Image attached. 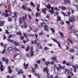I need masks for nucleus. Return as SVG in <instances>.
<instances>
[{
  "mask_svg": "<svg viewBox=\"0 0 78 78\" xmlns=\"http://www.w3.org/2000/svg\"><path fill=\"white\" fill-rule=\"evenodd\" d=\"M28 16V15L27 14H25L24 15V16H23L22 17L23 20L24 22V28H27V23L25 22V20L27 19V17Z\"/></svg>",
  "mask_w": 78,
  "mask_h": 78,
  "instance_id": "obj_1",
  "label": "nucleus"
},
{
  "mask_svg": "<svg viewBox=\"0 0 78 78\" xmlns=\"http://www.w3.org/2000/svg\"><path fill=\"white\" fill-rule=\"evenodd\" d=\"M69 21L70 22H73V21H75L76 19V18L75 17V16H72L71 17H69Z\"/></svg>",
  "mask_w": 78,
  "mask_h": 78,
  "instance_id": "obj_2",
  "label": "nucleus"
},
{
  "mask_svg": "<svg viewBox=\"0 0 78 78\" xmlns=\"http://www.w3.org/2000/svg\"><path fill=\"white\" fill-rule=\"evenodd\" d=\"M36 46L38 48H39L40 50H42V46L41 45V43L40 42L37 43V44Z\"/></svg>",
  "mask_w": 78,
  "mask_h": 78,
  "instance_id": "obj_3",
  "label": "nucleus"
},
{
  "mask_svg": "<svg viewBox=\"0 0 78 78\" xmlns=\"http://www.w3.org/2000/svg\"><path fill=\"white\" fill-rule=\"evenodd\" d=\"M51 39L52 40V41H54V42H56V43H57L59 48H60L61 49V44H60L59 43V42L57 41L55 39L53 38H52Z\"/></svg>",
  "mask_w": 78,
  "mask_h": 78,
  "instance_id": "obj_4",
  "label": "nucleus"
},
{
  "mask_svg": "<svg viewBox=\"0 0 78 78\" xmlns=\"http://www.w3.org/2000/svg\"><path fill=\"white\" fill-rule=\"evenodd\" d=\"M0 70H1V71L2 72H3V70H4V68H3V63H2V62H1V61L0 60Z\"/></svg>",
  "mask_w": 78,
  "mask_h": 78,
  "instance_id": "obj_5",
  "label": "nucleus"
},
{
  "mask_svg": "<svg viewBox=\"0 0 78 78\" xmlns=\"http://www.w3.org/2000/svg\"><path fill=\"white\" fill-rule=\"evenodd\" d=\"M33 46H31L30 48V51L31 52L30 55L31 57H32L34 55V52L33 51Z\"/></svg>",
  "mask_w": 78,
  "mask_h": 78,
  "instance_id": "obj_6",
  "label": "nucleus"
},
{
  "mask_svg": "<svg viewBox=\"0 0 78 78\" xmlns=\"http://www.w3.org/2000/svg\"><path fill=\"white\" fill-rule=\"evenodd\" d=\"M43 72L44 73L46 72V73H48V72H49V69L48 67L44 68L43 69Z\"/></svg>",
  "mask_w": 78,
  "mask_h": 78,
  "instance_id": "obj_7",
  "label": "nucleus"
},
{
  "mask_svg": "<svg viewBox=\"0 0 78 78\" xmlns=\"http://www.w3.org/2000/svg\"><path fill=\"white\" fill-rule=\"evenodd\" d=\"M23 66L24 67V69H27L28 67V66H29V64L27 63L26 64L25 62H24L23 64Z\"/></svg>",
  "mask_w": 78,
  "mask_h": 78,
  "instance_id": "obj_8",
  "label": "nucleus"
},
{
  "mask_svg": "<svg viewBox=\"0 0 78 78\" xmlns=\"http://www.w3.org/2000/svg\"><path fill=\"white\" fill-rule=\"evenodd\" d=\"M8 69L9 73H12V70L11 69V68L10 67V66H8Z\"/></svg>",
  "mask_w": 78,
  "mask_h": 78,
  "instance_id": "obj_9",
  "label": "nucleus"
},
{
  "mask_svg": "<svg viewBox=\"0 0 78 78\" xmlns=\"http://www.w3.org/2000/svg\"><path fill=\"white\" fill-rule=\"evenodd\" d=\"M27 8V5H26V4H23L21 7L22 9H24V10L25 11L26 10Z\"/></svg>",
  "mask_w": 78,
  "mask_h": 78,
  "instance_id": "obj_10",
  "label": "nucleus"
},
{
  "mask_svg": "<svg viewBox=\"0 0 78 78\" xmlns=\"http://www.w3.org/2000/svg\"><path fill=\"white\" fill-rule=\"evenodd\" d=\"M44 28L46 31H48V26L47 25H45L44 26Z\"/></svg>",
  "mask_w": 78,
  "mask_h": 78,
  "instance_id": "obj_11",
  "label": "nucleus"
},
{
  "mask_svg": "<svg viewBox=\"0 0 78 78\" xmlns=\"http://www.w3.org/2000/svg\"><path fill=\"white\" fill-rule=\"evenodd\" d=\"M2 59L3 61H5L6 63L7 64L8 62V59L5 58L4 57H2Z\"/></svg>",
  "mask_w": 78,
  "mask_h": 78,
  "instance_id": "obj_12",
  "label": "nucleus"
},
{
  "mask_svg": "<svg viewBox=\"0 0 78 78\" xmlns=\"http://www.w3.org/2000/svg\"><path fill=\"white\" fill-rule=\"evenodd\" d=\"M47 8H44V9H41V11L43 12L44 14H46V10H47Z\"/></svg>",
  "mask_w": 78,
  "mask_h": 78,
  "instance_id": "obj_13",
  "label": "nucleus"
},
{
  "mask_svg": "<svg viewBox=\"0 0 78 78\" xmlns=\"http://www.w3.org/2000/svg\"><path fill=\"white\" fill-rule=\"evenodd\" d=\"M54 8L53 7H51V10H50V9L49 10V11L52 14H54V13H55L54 12Z\"/></svg>",
  "mask_w": 78,
  "mask_h": 78,
  "instance_id": "obj_14",
  "label": "nucleus"
},
{
  "mask_svg": "<svg viewBox=\"0 0 78 78\" xmlns=\"http://www.w3.org/2000/svg\"><path fill=\"white\" fill-rule=\"evenodd\" d=\"M20 73H22V74H23V70L22 69H20L19 70V71L18 72L17 74L19 75H20Z\"/></svg>",
  "mask_w": 78,
  "mask_h": 78,
  "instance_id": "obj_15",
  "label": "nucleus"
},
{
  "mask_svg": "<svg viewBox=\"0 0 78 78\" xmlns=\"http://www.w3.org/2000/svg\"><path fill=\"white\" fill-rule=\"evenodd\" d=\"M68 3L69 4L70 3V0H64V4H67Z\"/></svg>",
  "mask_w": 78,
  "mask_h": 78,
  "instance_id": "obj_16",
  "label": "nucleus"
},
{
  "mask_svg": "<svg viewBox=\"0 0 78 78\" xmlns=\"http://www.w3.org/2000/svg\"><path fill=\"white\" fill-rule=\"evenodd\" d=\"M6 45H5L4 46V50L1 52V53L2 54H3L5 53V51H6Z\"/></svg>",
  "mask_w": 78,
  "mask_h": 78,
  "instance_id": "obj_17",
  "label": "nucleus"
},
{
  "mask_svg": "<svg viewBox=\"0 0 78 78\" xmlns=\"http://www.w3.org/2000/svg\"><path fill=\"white\" fill-rule=\"evenodd\" d=\"M8 51H11L13 50V48L12 47H10L8 48L7 49Z\"/></svg>",
  "mask_w": 78,
  "mask_h": 78,
  "instance_id": "obj_18",
  "label": "nucleus"
},
{
  "mask_svg": "<svg viewBox=\"0 0 78 78\" xmlns=\"http://www.w3.org/2000/svg\"><path fill=\"white\" fill-rule=\"evenodd\" d=\"M45 6L47 7V9H50L51 8V5L50 4H48V5H46Z\"/></svg>",
  "mask_w": 78,
  "mask_h": 78,
  "instance_id": "obj_19",
  "label": "nucleus"
},
{
  "mask_svg": "<svg viewBox=\"0 0 78 78\" xmlns=\"http://www.w3.org/2000/svg\"><path fill=\"white\" fill-rule=\"evenodd\" d=\"M69 51L70 53H73L75 51V50L73 48H71L69 49Z\"/></svg>",
  "mask_w": 78,
  "mask_h": 78,
  "instance_id": "obj_20",
  "label": "nucleus"
},
{
  "mask_svg": "<svg viewBox=\"0 0 78 78\" xmlns=\"http://www.w3.org/2000/svg\"><path fill=\"white\" fill-rule=\"evenodd\" d=\"M8 20L9 22H12V17H9L8 18Z\"/></svg>",
  "mask_w": 78,
  "mask_h": 78,
  "instance_id": "obj_21",
  "label": "nucleus"
},
{
  "mask_svg": "<svg viewBox=\"0 0 78 78\" xmlns=\"http://www.w3.org/2000/svg\"><path fill=\"white\" fill-rule=\"evenodd\" d=\"M61 9H62V10L63 11H65V10H66V9L67 8L66 7H64V6H61Z\"/></svg>",
  "mask_w": 78,
  "mask_h": 78,
  "instance_id": "obj_22",
  "label": "nucleus"
},
{
  "mask_svg": "<svg viewBox=\"0 0 78 78\" xmlns=\"http://www.w3.org/2000/svg\"><path fill=\"white\" fill-rule=\"evenodd\" d=\"M35 16L36 17H39V16H41V13L39 12H36L35 14Z\"/></svg>",
  "mask_w": 78,
  "mask_h": 78,
  "instance_id": "obj_23",
  "label": "nucleus"
},
{
  "mask_svg": "<svg viewBox=\"0 0 78 78\" xmlns=\"http://www.w3.org/2000/svg\"><path fill=\"white\" fill-rule=\"evenodd\" d=\"M7 40L8 42H11L12 43H14V40H12L11 39H7Z\"/></svg>",
  "mask_w": 78,
  "mask_h": 78,
  "instance_id": "obj_24",
  "label": "nucleus"
},
{
  "mask_svg": "<svg viewBox=\"0 0 78 78\" xmlns=\"http://www.w3.org/2000/svg\"><path fill=\"white\" fill-rule=\"evenodd\" d=\"M68 41L70 43H71V44H73V41H72V39L70 38L69 37L68 38Z\"/></svg>",
  "mask_w": 78,
  "mask_h": 78,
  "instance_id": "obj_25",
  "label": "nucleus"
},
{
  "mask_svg": "<svg viewBox=\"0 0 78 78\" xmlns=\"http://www.w3.org/2000/svg\"><path fill=\"white\" fill-rule=\"evenodd\" d=\"M19 23L20 24H21L22 23V17H20L19 18Z\"/></svg>",
  "mask_w": 78,
  "mask_h": 78,
  "instance_id": "obj_26",
  "label": "nucleus"
},
{
  "mask_svg": "<svg viewBox=\"0 0 78 78\" xmlns=\"http://www.w3.org/2000/svg\"><path fill=\"white\" fill-rule=\"evenodd\" d=\"M13 44H14L15 45H16V46H19V44L16 41H14V43H13Z\"/></svg>",
  "mask_w": 78,
  "mask_h": 78,
  "instance_id": "obj_27",
  "label": "nucleus"
},
{
  "mask_svg": "<svg viewBox=\"0 0 78 78\" xmlns=\"http://www.w3.org/2000/svg\"><path fill=\"white\" fill-rule=\"evenodd\" d=\"M50 64V62L49 61H47L45 62V64L46 66H48Z\"/></svg>",
  "mask_w": 78,
  "mask_h": 78,
  "instance_id": "obj_28",
  "label": "nucleus"
},
{
  "mask_svg": "<svg viewBox=\"0 0 78 78\" xmlns=\"http://www.w3.org/2000/svg\"><path fill=\"white\" fill-rule=\"evenodd\" d=\"M57 60V58H56V57L55 56H53L52 58V61H56Z\"/></svg>",
  "mask_w": 78,
  "mask_h": 78,
  "instance_id": "obj_29",
  "label": "nucleus"
},
{
  "mask_svg": "<svg viewBox=\"0 0 78 78\" xmlns=\"http://www.w3.org/2000/svg\"><path fill=\"white\" fill-rule=\"evenodd\" d=\"M61 18L59 15H57V21H61Z\"/></svg>",
  "mask_w": 78,
  "mask_h": 78,
  "instance_id": "obj_30",
  "label": "nucleus"
},
{
  "mask_svg": "<svg viewBox=\"0 0 78 78\" xmlns=\"http://www.w3.org/2000/svg\"><path fill=\"white\" fill-rule=\"evenodd\" d=\"M30 46H27V47L26 49V51L27 52V51H28V50L30 49Z\"/></svg>",
  "mask_w": 78,
  "mask_h": 78,
  "instance_id": "obj_31",
  "label": "nucleus"
},
{
  "mask_svg": "<svg viewBox=\"0 0 78 78\" xmlns=\"http://www.w3.org/2000/svg\"><path fill=\"white\" fill-rule=\"evenodd\" d=\"M54 67L55 69L56 67V69L57 70H58V71H59V68L58 66L56 67L55 64L54 65Z\"/></svg>",
  "mask_w": 78,
  "mask_h": 78,
  "instance_id": "obj_32",
  "label": "nucleus"
},
{
  "mask_svg": "<svg viewBox=\"0 0 78 78\" xmlns=\"http://www.w3.org/2000/svg\"><path fill=\"white\" fill-rule=\"evenodd\" d=\"M39 67L38 66V65L37 64H35L34 65V67L35 69H38V67Z\"/></svg>",
  "mask_w": 78,
  "mask_h": 78,
  "instance_id": "obj_33",
  "label": "nucleus"
},
{
  "mask_svg": "<svg viewBox=\"0 0 78 78\" xmlns=\"http://www.w3.org/2000/svg\"><path fill=\"white\" fill-rule=\"evenodd\" d=\"M46 74L47 76V78H50V73L48 72V73H46Z\"/></svg>",
  "mask_w": 78,
  "mask_h": 78,
  "instance_id": "obj_34",
  "label": "nucleus"
},
{
  "mask_svg": "<svg viewBox=\"0 0 78 78\" xmlns=\"http://www.w3.org/2000/svg\"><path fill=\"white\" fill-rule=\"evenodd\" d=\"M17 35H20V36H22V33L20 32H17L16 33Z\"/></svg>",
  "mask_w": 78,
  "mask_h": 78,
  "instance_id": "obj_35",
  "label": "nucleus"
},
{
  "mask_svg": "<svg viewBox=\"0 0 78 78\" xmlns=\"http://www.w3.org/2000/svg\"><path fill=\"white\" fill-rule=\"evenodd\" d=\"M51 30L52 31V33H55V29L53 28H51Z\"/></svg>",
  "mask_w": 78,
  "mask_h": 78,
  "instance_id": "obj_36",
  "label": "nucleus"
},
{
  "mask_svg": "<svg viewBox=\"0 0 78 78\" xmlns=\"http://www.w3.org/2000/svg\"><path fill=\"white\" fill-rule=\"evenodd\" d=\"M30 5H31V6H33L34 8L35 7V5L34 3H33V2H30Z\"/></svg>",
  "mask_w": 78,
  "mask_h": 78,
  "instance_id": "obj_37",
  "label": "nucleus"
},
{
  "mask_svg": "<svg viewBox=\"0 0 78 78\" xmlns=\"http://www.w3.org/2000/svg\"><path fill=\"white\" fill-rule=\"evenodd\" d=\"M59 34H60L61 37H64V34H63V33L59 32Z\"/></svg>",
  "mask_w": 78,
  "mask_h": 78,
  "instance_id": "obj_38",
  "label": "nucleus"
},
{
  "mask_svg": "<svg viewBox=\"0 0 78 78\" xmlns=\"http://www.w3.org/2000/svg\"><path fill=\"white\" fill-rule=\"evenodd\" d=\"M5 22L3 21H1L0 22V27L1 26V25L4 24Z\"/></svg>",
  "mask_w": 78,
  "mask_h": 78,
  "instance_id": "obj_39",
  "label": "nucleus"
},
{
  "mask_svg": "<svg viewBox=\"0 0 78 78\" xmlns=\"http://www.w3.org/2000/svg\"><path fill=\"white\" fill-rule=\"evenodd\" d=\"M14 49L16 50V51H19V49H17L16 47H15L14 48Z\"/></svg>",
  "mask_w": 78,
  "mask_h": 78,
  "instance_id": "obj_40",
  "label": "nucleus"
},
{
  "mask_svg": "<svg viewBox=\"0 0 78 78\" xmlns=\"http://www.w3.org/2000/svg\"><path fill=\"white\" fill-rule=\"evenodd\" d=\"M66 64L67 66H70L71 64L69 62H67V63H66Z\"/></svg>",
  "mask_w": 78,
  "mask_h": 78,
  "instance_id": "obj_41",
  "label": "nucleus"
},
{
  "mask_svg": "<svg viewBox=\"0 0 78 78\" xmlns=\"http://www.w3.org/2000/svg\"><path fill=\"white\" fill-rule=\"evenodd\" d=\"M58 66L59 70H61L62 69V66L59 64H58Z\"/></svg>",
  "mask_w": 78,
  "mask_h": 78,
  "instance_id": "obj_42",
  "label": "nucleus"
},
{
  "mask_svg": "<svg viewBox=\"0 0 78 78\" xmlns=\"http://www.w3.org/2000/svg\"><path fill=\"white\" fill-rule=\"evenodd\" d=\"M62 14H63V15L64 16H67V14H66V13H64V12H62Z\"/></svg>",
  "mask_w": 78,
  "mask_h": 78,
  "instance_id": "obj_43",
  "label": "nucleus"
},
{
  "mask_svg": "<svg viewBox=\"0 0 78 78\" xmlns=\"http://www.w3.org/2000/svg\"><path fill=\"white\" fill-rule=\"evenodd\" d=\"M44 35V32H40L39 33V36H42V35Z\"/></svg>",
  "mask_w": 78,
  "mask_h": 78,
  "instance_id": "obj_44",
  "label": "nucleus"
},
{
  "mask_svg": "<svg viewBox=\"0 0 78 78\" xmlns=\"http://www.w3.org/2000/svg\"><path fill=\"white\" fill-rule=\"evenodd\" d=\"M31 69H32L33 72H34V73H35V72H36V71L35 70V69H34V68L32 67L31 68Z\"/></svg>",
  "mask_w": 78,
  "mask_h": 78,
  "instance_id": "obj_45",
  "label": "nucleus"
},
{
  "mask_svg": "<svg viewBox=\"0 0 78 78\" xmlns=\"http://www.w3.org/2000/svg\"><path fill=\"white\" fill-rule=\"evenodd\" d=\"M0 45L1 46H2V47H4V45H6V44H4V43H1Z\"/></svg>",
  "mask_w": 78,
  "mask_h": 78,
  "instance_id": "obj_46",
  "label": "nucleus"
},
{
  "mask_svg": "<svg viewBox=\"0 0 78 78\" xmlns=\"http://www.w3.org/2000/svg\"><path fill=\"white\" fill-rule=\"evenodd\" d=\"M76 36H78V31L76 30L74 32Z\"/></svg>",
  "mask_w": 78,
  "mask_h": 78,
  "instance_id": "obj_47",
  "label": "nucleus"
},
{
  "mask_svg": "<svg viewBox=\"0 0 78 78\" xmlns=\"http://www.w3.org/2000/svg\"><path fill=\"white\" fill-rule=\"evenodd\" d=\"M74 67H75V69H78V65H75L73 67V68Z\"/></svg>",
  "mask_w": 78,
  "mask_h": 78,
  "instance_id": "obj_48",
  "label": "nucleus"
},
{
  "mask_svg": "<svg viewBox=\"0 0 78 78\" xmlns=\"http://www.w3.org/2000/svg\"><path fill=\"white\" fill-rule=\"evenodd\" d=\"M9 16H10L9 15H8V13H6L5 15V17H9Z\"/></svg>",
  "mask_w": 78,
  "mask_h": 78,
  "instance_id": "obj_49",
  "label": "nucleus"
},
{
  "mask_svg": "<svg viewBox=\"0 0 78 78\" xmlns=\"http://www.w3.org/2000/svg\"><path fill=\"white\" fill-rule=\"evenodd\" d=\"M44 50H49L50 48H48L46 46H45V48H44Z\"/></svg>",
  "mask_w": 78,
  "mask_h": 78,
  "instance_id": "obj_50",
  "label": "nucleus"
},
{
  "mask_svg": "<svg viewBox=\"0 0 78 78\" xmlns=\"http://www.w3.org/2000/svg\"><path fill=\"white\" fill-rule=\"evenodd\" d=\"M39 8H38V7H37L36 10L38 12H40V9H39Z\"/></svg>",
  "mask_w": 78,
  "mask_h": 78,
  "instance_id": "obj_51",
  "label": "nucleus"
},
{
  "mask_svg": "<svg viewBox=\"0 0 78 78\" xmlns=\"http://www.w3.org/2000/svg\"><path fill=\"white\" fill-rule=\"evenodd\" d=\"M20 39L21 40H23V39H24V36H21Z\"/></svg>",
  "mask_w": 78,
  "mask_h": 78,
  "instance_id": "obj_52",
  "label": "nucleus"
},
{
  "mask_svg": "<svg viewBox=\"0 0 78 78\" xmlns=\"http://www.w3.org/2000/svg\"><path fill=\"white\" fill-rule=\"evenodd\" d=\"M36 62L37 64H41V60H38Z\"/></svg>",
  "mask_w": 78,
  "mask_h": 78,
  "instance_id": "obj_53",
  "label": "nucleus"
},
{
  "mask_svg": "<svg viewBox=\"0 0 78 78\" xmlns=\"http://www.w3.org/2000/svg\"><path fill=\"white\" fill-rule=\"evenodd\" d=\"M66 23L68 24V25H70V22H69V21H67L66 22Z\"/></svg>",
  "mask_w": 78,
  "mask_h": 78,
  "instance_id": "obj_54",
  "label": "nucleus"
},
{
  "mask_svg": "<svg viewBox=\"0 0 78 78\" xmlns=\"http://www.w3.org/2000/svg\"><path fill=\"white\" fill-rule=\"evenodd\" d=\"M27 11H31V9L30 8H28L27 9Z\"/></svg>",
  "mask_w": 78,
  "mask_h": 78,
  "instance_id": "obj_55",
  "label": "nucleus"
},
{
  "mask_svg": "<svg viewBox=\"0 0 78 78\" xmlns=\"http://www.w3.org/2000/svg\"><path fill=\"white\" fill-rule=\"evenodd\" d=\"M14 16H15L16 17V16H17V13H16V12H14Z\"/></svg>",
  "mask_w": 78,
  "mask_h": 78,
  "instance_id": "obj_56",
  "label": "nucleus"
},
{
  "mask_svg": "<svg viewBox=\"0 0 78 78\" xmlns=\"http://www.w3.org/2000/svg\"><path fill=\"white\" fill-rule=\"evenodd\" d=\"M75 10H72L71 11L72 14H74V13H75Z\"/></svg>",
  "mask_w": 78,
  "mask_h": 78,
  "instance_id": "obj_57",
  "label": "nucleus"
},
{
  "mask_svg": "<svg viewBox=\"0 0 78 78\" xmlns=\"http://www.w3.org/2000/svg\"><path fill=\"white\" fill-rule=\"evenodd\" d=\"M28 17L29 18V19H30V20H31V19H32V18H31V15H29Z\"/></svg>",
  "mask_w": 78,
  "mask_h": 78,
  "instance_id": "obj_58",
  "label": "nucleus"
},
{
  "mask_svg": "<svg viewBox=\"0 0 78 78\" xmlns=\"http://www.w3.org/2000/svg\"><path fill=\"white\" fill-rule=\"evenodd\" d=\"M48 46H49V47H51V46H52L53 45V44L51 43H50L49 44H47Z\"/></svg>",
  "mask_w": 78,
  "mask_h": 78,
  "instance_id": "obj_59",
  "label": "nucleus"
},
{
  "mask_svg": "<svg viewBox=\"0 0 78 78\" xmlns=\"http://www.w3.org/2000/svg\"><path fill=\"white\" fill-rule=\"evenodd\" d=\"M73 27V25L69 27V29H70V30H72V27Z\"/></svg>",
  "mask_w": 78,
  "mask_h": 78,
  "instance_id": "obj_60",
  "label": "nucleus"
},
{
  "mask_svg": "<svg viewBox=\"0 0 78 78\" xmlns=\"http://www.w3.org/2000/svg\"><path fill=\"white\" fill-rule=\"evenodd\" d=\"M26 33H24L23 34V35L24 36H25V37H26V39H27V35H26Z\"/></svg>",
  "mask_w": 78,
  "mask_h": 78,
  "instance_id": "obj_61",
  "label": "nucleus"
},
{
  "mask_svg": "<svg viewBox=\"0 0 78 78\" xmlns=\"http://www.w3.org/2000/svg\"><path fill=\"white\" fill-rule=\"evenodd\" d=\"M62 63V64H66V60L63 61Z\"/></svg>",
  "mask_w": 78,
  "mask_h": 78,
  "instance_id": "obj_62",
  "label": "nucleus"
},
{
  "mask_svg": "<svg viewBox=\"0 0 78 78\" xmlns=\"http://www.w3.org/2000/svg\"><path fill=\"white\" fill-rule=\"evenodd\" d=\"M11 37H12V35H9L8 37L9 39H10V38H11Z\"/></svg>",
  "mask_w": 78,
  "mask_h": 78,
  "instance_id": "obj_63",
  "label": "nucleus"
},
{
  "mask_svg": "<svg viewBox=\"0 0 78 78\" xmlns=\"http://www.w3.org/2000/svg\"><path fill=\"white\" fill-rule=\"evenodd\" d=\"M67 14L69 16H70V12L69 11L67 12Z\"/></svg>",
  "mask_w": 78,
  "mask_h": 78,
  "instance_id": "obj_64",
  "label": "nucleus"
}]
</instances>
